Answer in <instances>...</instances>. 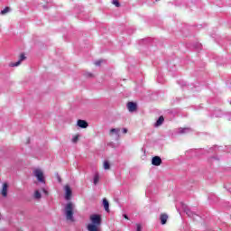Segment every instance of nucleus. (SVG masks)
<instances>
[{
	"label": "nucleus",
	"instance_id": "6ab92c4d",
	"mask_svg": "<svg viewBox=\"0 0 231 231\" xmlns=\"http://www.w3.org/2000/svg\"><path fill=\"white\" fill-rule=\"evenodd\" d=\"M10 12V7H5L4 10L1 11V14L5 15V14H8Z\"/></svg>",
	"mask_w": 231,
	"mask_h": 231
},
{
	"label": "nucleus",
	"instance_id": "2eb2a0df",
	"mask_svg": "<svg viewBox=\"0 0 231 231\" xmlns=\"http://www.w3.org/2000/svg\"><path fill=\"white\" fill-rule=\"evenodd\" d=\"M34 199H41L42 198V195L41 194V191L39 189H36L33 193Z\"/></svg>",
	"mask_w": 231,
	"mask_h": 231
},
{
	"label": "nucleus",
	"instance_id": "ddd939ff",
	"mask_svg": "<svg viewBox=\"0 0 231 231\" xmlns=\"http://www.w3.org/2000/svg\"><path fill=\"white\" fill-rule=\"evenodd\" d=\"M103 207L106 212H109V201H107V199H103Z\"/></svg>",
	"mask_w": 231,
	"mask_h": 231
},
{
	"label": "nucleus",
	"instance_id": "a878e982",
	"mask_svg": "<svg viewBox=\"0 0 231 231\" xmlns=\"http://www.w3.org/2000/svg\"><path fill=\"white\" fill-rule=\"evenodd\" d=\"M125 219H129V217H127V215H124Z\"/></svg>",
	"mask_w": 231,
	"mask_h": 231
},
{
	"label": "nucleus",
	"instance_id": "393cba45",
	"mask_svg": "<svg viewBox=\"0 0 231 231\" xmlns=\"http://www.w3.org/2000/svg\"><path fill=\"white\" fill-rule=\"evenodd\" d=\"M123 133L125 134H127V128H124L123 129Z\"/></svg>",
	"mask_w": 231,
	"mask_h": 231
},
{
	"label": "nucleus",
	"instance_id": "7ed1b4c3",
	"mask_svg": "<svg viewBox=\"0 0 231 231\" xmlns=\"http://www.w3.org/2000/svg\"><path fill=\"white\" fill-rule=\"evenodd\" d=\"M32 174L39 183H42V185L46 184V177H44V171H42V170L36 168L32 171Z\"/></svg>",
	"mask_w": 231,
	"mask_h": 231
},
{
	"label": "nucleus",
	"instance_id": "4be33fe9",
	"mask_svg": "<svg viewBox=\"0 0 231 231\" xmlns=\"http://www.w3.org/2000/svg\"><path fill=\"white\" fill-rule=\"evenodd\" d=\"M42 191L45 194V196H48V190H46V189L42 188Z\"/></svg>",
	"mask_w": 231,
	"mask_h": 231
},
{
	"label": "nucleus",
	"instance_id": "9b49d317",
	"mask_svg": "<svg viewBox=\"0 0 231 231\" xmlns=\"http://www.w3.org/2000/svg\"><path fill=\"white\" fill-rule=\"evenodd\" d=\"M167 219H169V216L167 214H162L160 217V220L162 225H165L167 223Z\"/></svg>",
	"mask_w": 231,
	"mask_h": 231
},
{
	"label": "nucleus",
	"instance_id": "6e6552de",
	"mask_svg": "<svg viewBox=\"0 0 231 231\" xmlns=\"http://www.w3.org/2000/svg\"><path fill=\"white\" fill-rule=\"evenodd\" d=\"M152 164H153L155 167H160L162 165V158L160 156H155L152 159Z\"/></svg>",
	"mask_w": 231,
	"mask_h": 231
},
{
	"label": "nucleus",
	"instance_id": "0eeeda50",
	"mask_svg": "<svg viewBox=\"0 0 231 231\" xmlns=\"http://www.w3.org/2000/svg\"><path fill=\"white\" fill-rule=\"evenodd\" d=\"M1 194L3 198H6L8 196V183L5 182L2 186Z\"/></svg>",
	"mask_w": 231,
	"mask_h": 231
},
{
	"label": "nucleus",
	"instance_id": "f03ea898",
	"mask_svg": "<svg viewBox=\"0 0 231 231\" xmlns=\"http://www.w3.org/2000/svg\"><path fill=\"white\" fill-rule=\"evenodd\" d=\"M73 214H75V204L69 202L65 206V216L67 221H75Z\"/></svg>",
	"mask_w": 231,
	"mask_h": 231
},
{
	"label": "nucleus",
	"instance_id": "a211bd4d",
	"mask_svg": "<svg viewBox=\"0 0 231 231\" xmlns=\"http://www.w3.org/2000/svg\"><path fill=\"white\" fill-rule=\"evenodd\" d=\"M103 167L106 171L109 170L110 169V165H109V162L107 161H105L104 162V164H103Z\"/></svg>",
	"mask_w": 231,
	"mask_h": 231
},
{
	"label": "nucleus",
	"instance_id": "423d86ee",
	"mask_svg": "<svg viewBox=\"0 0 231 231\" xmlns=\"http://www.w3.org/2000/svg\"><path fill=\"white\" fill-rule=\"evenodd\" d=\"M127 109L130 113H134V111H136V109H138V106L134 102H128Z\"/></svg>",
	"mask_w": 231,
	"mask_h": 231
},
{
	"label": "nucleus",
	"instance_id": "f8f14e48",
	"mask_svg": "<svg viewBox=\"0 0 231 231\" xmlns=\"http://www.w3.org/2000/svg\"><path fill=\"white\" fill-rule=\"evenodd\" d=\"M109 134L110 136H113V134H116L118 136V134H120V128L110 129Z\"/></svg>",
	"mask_w": 231,
	"mask_h": 231
},
{
	"label": "nucleus",
	"instance_id": "dca6fc26",
	"mask_svg": "<svg viewBox=\"0 0 231 231\" xmlns=\"http://www.w3.org/2000/svg\"><path fill=\"white\" fill-rule=\"evenodd\" d=\"M93 181L94 185H97L100 181V175L98 173H95Z\"/></svg>",
	"mask_w": 231,
	"mask_h": 231
},
{
	"label": "nucleus",
	"instance_id": "1a4fd4ad",
	"mask_svg": "<svg viewBox=\"0 0 231 231\" xmlns=\"http://www.w3.org/2000/svg\"><path fill=\"white\" fill-rule=\"evenodd\" d=\"M88 123L86 122V120H82V119H79L78 120L77 122V126L78 127H80L81 129H87L88 127Z\"/></svg>",
	"mask_w": 231,
	"mask_h": 231
},
{
	"label": "nucleus",
	"instance_id": "39448f33",
	"mask_svg": "<svg viewBox=\"0 0 231 231\" xmlns=\"http://www.w3.org/2000/svg\"><path fill=\"white\" fill-rule=\"evenodd\" d=\"M64 190H65V199H67V201H69V199H71V188L69 187V185H66L64 187Z\"/></svg>",
	"mask_w": 231,
	"mask_h": 231
},
{
	"label": "nucleus",
	"instance_id": "9d476101",
	"mask_svg": "<svg viewBox=\"0 0 231 231\" xmlns=\"http://www.w3.org/2000/svg\"><path fill=\"white\" fill-rule=\"evenodd\" d=\"M192 131L191 128L186 127V128H179V134H186L187 133H190Z\"/></svg>",
	"mask_w": 231,
	"mask_h": 231
},
{
	"label": "nucleus",
	"instance_id": "412c9836",
	"mask_svg": "<svg viewBox=\"0 0 231 231\" xmlns=\"http://www.w3.org/2000/svg\"><path fill=\"white\" fill-rule=\"evenodd\" d=\"M136 231H142V225L141 224H136Z\"/></svg>",
	"mask_w": 231,
	"mask_h": 231
},
{
	"label": "nucleus",
	"instance_id": "b1692460",
	"mask_svg": "<svg viewBox=\"0 0 231 231\" xmlns=\"http://www.w3.org/2000/svg\"><path fill=\"white\" fill-rule=\"evenodd\" d=\"M57 180L60 183V181H62V180L60 179V176L59 174H57Z\"/></svg>",
	"mask_w": 231,
	"mask_h": 231
},
{
	"label": "nucleus",
	"instance_id": "aec40b11",
	"mask_svg": "<svg viewBox=\"0 0 231 231\" xmlns=\"http://www.w3.org/2000/svg\"><path fill=\"white\" fill-rule=\"evenodd\" d=\"M112 3L113 5H115V6H116V8H120V3L118 2V0H113Z\"/></svg>",
	"mask_w": 231,
	"mask_h": 231
},
{
	"label": "nucleus",
	"instance_id": "4468645a",
	"mask_svg": "<svg viewBox=\"0 0 231 231\" xmlns=\"http://www.w3.org/2000/svg\"><path fill=\"white\" fill-rule=\"evenodd\" d=\"M164 120H165V118H163V116H160L154 125L155 127H160V125H162V124H163Z\"/></svg>",
	"mask_w": 231,
	"mask_h": 231
},
{
	"label": "nucleus",
	"instance_id": "f257e3e1",
	"mask_svg": "<svg viewBox=\"0 0 231 231\" xmlns=\"http://www.w3.org/2000/svg\"><path fill=\"white\" fill-rule=\"evenodd\" d=\"M90 223L88 224V231H100V226L102 225V217L97 214H93L89 217Z\"/></svg>",
	"mask_w": 231,
	"mask_h": 231
},
{
	"label": "nucleus",
	"instance_id": "20e7f679",
	"mask_svg": "<svg viewBox=\"0 0 231 231\" xmlns=\"http://www.w3.org/2000/svg\"><path fill=\"white\" fill-rule=\"evenodd\" d=\"M26 60V56H24V54H21L19 60L16 62L9 63V66L10 68H17V66H19L21 62H23V60Z\"/></svg>",
	"mask_w": 231,
	"mask_h": 231
},
{
	"label": "nucleus",
	"instance_id": "f3484780",
	"mask_svg": "<svg viewBox=\"0 0 231 231\" xmlns=\"http://www.w3.org/2000/svg\"><path fill=\"white\" fill-rule=\"evenodd\" d=\"M79 138H80L79 134H76L72 137V143H77L79 142Z\"/></svg>",
	"mask_w": 231,
	"mask_h": 231
},
{
	"label": "nucleus",
	"instance_id": "5701e85b",
	"mask_svg": "<svg viewBox=\"0 0 231 231\" xmlns=\"http://www.w3.org/2000/svg\"><path fill=\"white\" fill-rule=\"evenodd\" d=\"M100 64H102V61L101 60H97L95 62V65L96 66H100Z\"/></svg>",
	"mask_w": 231,
	"mask_h": 231
}]
</instances>
